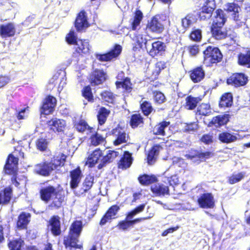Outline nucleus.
Listing matches in <instances>:
<instances>
[{"label": "nucleus", "instance_id": "4468645a", "mask_svg": "<svg viewBox=\"0 0 250 250\" xmlns=\"http://www.w3.org/2000/svg\"><path fill=\"white\" fill-rule=\"evenodd\" d=\"M122 51V47L120 45H116L114 48L109 52L101 55L97 54L96 58L101 61H108L117 57Z\"/></svg>", "mask_w": 250, "mask_h": 250}, {"label": "nucleus", "instance_id": "5fc2aeb1", "mask_svg": "<svg viewBox=\"0 0 250 250\" xmlns=\"http://www.w3.org/2000/svg\"><path fill=\"white\" fill-rule=\"evenodd\" d=\"M141 109L144 115L147 116L153 110L151 104L147 102H144L141 104Z\"/></svg>", "mask_w": 250, "mask_h": 250}, {"label": "nucleus", "instance_id": "72a5a7b5", "mask_svg": "<svg viewBox=\"0 0 250 250\" xmlns=\"http://www.w3.org/2000/svg\"><path fill=\"white\" fill-rule=\"evenodd\" d=\"M12 196V189L10 187L6 188L4 191L0 192V205L9 203Z\"/></svg>", "mask_w": 250, "mask_h": 250}, {"label": "nucleus", "instance_id": "a878e982", "mask_svg": "<svg viewBox=\"0 0 250 250\" xmlns=\"http://www.w3.org/2000/svg\"><path fill=\"white\" fill-rule=\"evenodd\" d=\"M102 157V151L100 149H96L88 157V160L86 162V165L88 167H93L97 163Z\"/></svg>", "mask_w": 250, "mask_h": 250}, {"label": "nucleus", "instance_id": "680f3d73", "mask_svg": "<svg viewBox=\"0 0 250 250\" xmlns=\"http://www.w3.org/2000/svg\"><path fill=\"white\" fill-rule=\"evenodd\" d=\"M101 96L104 100L108 102H112L113 98L112 93L109 91H105L102 93Z\"/></svg>", "mask_w": 250, "mask_h": 250}, {"label": "nucleus", "instance_id": "f704fd0d", "mask_svg": "<svg viewBox=\"0 0 250 250\" xmlns=\"http://www.w3.org/2000/svg\"><path fill=\"white\" fill-rule=\"evenodd\" d=\"M228 121V116L220 115L212 118L211 121L209 122L208 125L211 126L212 125H214L216 127H218L227 124Z\"/></svg>", "mask_w": 250, "mask_h": 250}, {"label": "nucleus", "instance_id": "2f4dec72", "mask_svg": "<svg viewBox=\"0 0 250 250\" xmlns=\"http://www.w3.org/2000/svg\"><path fill=\"white\" fill-rule=\"evenodd\" d=\"M132 162L131 154L128 152H125L124 157L121 159L119 163V167L122 169H126L129 167Z\"/></svg>", "mask_w": 250, "mask_h": 250}, {"label": "nucleus", "instance_id": "dca6fc26", "mask_svg": "<svg viewBox=\"0 0 250 250\" xmlns=\"http://www.w3.org/2000/svg\"><path fill=\"white\" fill-rule=\"evenodd\" d=\"M48 125L55 132H62L65 127L66 123L63 120L55 118L48 122Z\"/></svg>", "mask_w": 250, "mask_h": 250}, {"label": "nucleus", "instance_id": "58836bf2", "mask_svg": "<svg viewBox=\"0 0 250 250\" xmlns=\"http://www.w3.org/2000/svg\"><path fill=\"white\" fill-rule=\"evenodd\" d=\"M220 141L225 143H230L236 140L237 137L228 132H223L219 135Z\"/></svg>", "mask_w": 250, "mask_h": 250}, {"label": "nucleus", "instance_id": "37998d69", "mask_svg": "<svg viewBox=\"0 0 250 250\" xmlns=\"http://www.w3.org/2000/svg\"><path fill=\"white\" fill-rule=\"evenodd\" d=\"M143 18V13L140 10H138L135 14V16L131 22V26L133 30H135L138 26Z\"/></svg>", "mask_w": 250, "mask_h": 250}, {"label": "nucleus", "instance_id": "0eeeda50", "mask_svg": "<svg viewBox=\"0 0 250 250\" xmlns=\"http://www.w3.org/2000/svg\"><path fill=\"white\" fill-rule=\"evenodd\" d=\"M145 208V205L142 204L136 208L134 209L129 212L126 216V219L128 221H123L119 223V228L120 229L125 230L127 229L130 226H131L129 220L133 218V217L137 214L142 212Z\"/></svg>", "mask_w": 250, "mask_h": 250}, {"label": "nucleus", "instance_id": "7ed1b4c3", "mask_svg": "<svg viewBox=\"0 0 250 250\" xmlns=\"http://www.w3.org/2000/svg\"><path fill=\"white\" fill-rule=\"evenodd\" d=\"M82 222L76 221L72 223L69 230L68 237L64 240V244L65 246L71 247L76 249H81L82 246L78 244V237L82 230Z\"/></svg>", "mask_w": 250, "mask_h": 250}, {"label": "nucleus", "instance_id": "2eb2a0df", "mask_svg": "<svg viewBox=\"0 0 250 250\" xmlns=\"http://www.w3.org/2000/svg\"><path fill=\"white\" fill-rule=\"evenodd\" d=\"M56 104V100L55 98L51 96L47 97L42 108V114L48 115L52 113Z\"/></svg>", "mask_w": 250, "mask_h": 250}, {"label": "nucleus", "instance_id": "c756f323", "mask_svg": "<svg viewBox=\"0 0 250 250\" xmlns=\"http://www.w3.org/2000/svg\"><path fill=\"white\" fill-rule=\"evenodd\" d=\"M105 80V74L103 70H96L91 78V83L95 85L101 84Z\"/></svg>", "mask_w": 250, "mask_h": 250}, {"label": "nucleus", "instance_id": "f3484780", "mask_svg": "<svg viewBox=\"0 0 250 250\" xmlns=\"http://www.w3.org/2000/svg\"><path fill=\"white\" fill-rule=\"evenodd\" d=\"M159 16H154L148 23L147 28L153 32L161 33L164 30V25L159 21Z\"/></svg>", "mask_w": 250, "mask_h": 250}, {"label": "nucleus", "instance_id": "c9c22d12", "mask_svg": "<svg viewBox=\"0 0 250 250\" xmlns=\"http://www.w3.org/2000/svg\"><path fill=\"white\" fill-rule=\"evenodd\" d=\"M211 32L213 36L217 40L224 39L227 36V33L222 27L211 26Z\"/></svg>", "mask_w": 250, "mask_h": 250}, {"label": "nucleus", "instance_id": "79ce46f5", "mask_svg": "<svg viewBox=\"0 0 250 250\" xmlns=\"http://www.w3.org/2000/svg\"><path fill=\"white\" fill-rule=\"evenodd\" d=\"M143 124V117L140 114H135L132 115L130 125L132 128H135Z\"/></svg>", "mask_w": 250, "mask_h": 250}, {"label": "nucleus", "instance_id": "ea45409f", "mask_svg": "<svg viewBox=\"0 0 250 250\" xmlns=\"http://www.w3.org/2000/svg\"><path fill=\"white\" fill-rule=\"evenodd\" d=\"M160 149V147L159 146H155L150 150L147 156V161L149 164H152L153 161H155L158 155Z\"/></svg>", "mask_w": 250, "mask_h": 250}, {"label": "nucleus", "instance_id": "603ef678", "mask_svg": "<svg viewBox=\"0 0 250 250\" xmlns=\"http://www.w3.org/2000/svg\"><path fill=\"white\" fill-rule=\"evenodd\" d=\"M91 143L92 145L97 146L104 142V138L99 133H96L90 137Z\"/></svg>", "mask_w": 250, "mask_h": 250}, {"label": "nucleus", "instance_id": "774afa93", "mask_svg": "<svg viewBox=\"0 0 250 250\" xmlns=\"http://www.w3.org/2000/svg\"><path fill=\"white\" fill-rule=\"evenodd\" d=\"M201 141L206 144H209L212 142V136L209 134H206L203 136Z\"/></svg>", "mask_w": 250, "mask_h": 250}, {"label": "nucleus", "instance_id": "de8ad7c7", "mask_svg": "<svg viewBox=\"0 0 250 250\" xmlns=\"http://www.w3.org/2000/svg\"><path fill=\"white\" fill-rule=\"evenodd\" d=\"M75 126L77 130L79 132H83L87 130L90 132H92V130L94 129L92 127H90L84 121H81L75 125Z\"/></svg>", "mask_w": 250, "mask_h": 250}, {"label": "nucleus", "instance_id": "39448f33", "mask_svg": "<svg viewBox=\"0 0 250 250\" xmlns=\"http://www.w3.org/2000/svg\"><path fill=\"white\" fill-rule=\"evenodd\" d=\"M66 40L69 44H75L76 51L79 53L87 54L90 50L89 42L87 40H77L74 31H70L66 37Z\"/></svg>", "mask_w": 250, "mask_h": 250}, {"label": "nucleus", "instance_id": "9d476101", "mask_svg": "<svg viewBox=\"0 0 250 250\" xmlns=\"http://www.w3.org/2000/svg\"><path fill=\"white\" fill-rule=\"evenodd\" d=\"M112 134L115 139L113 142L115 146H118L127 142L128 135L123 128L116 127L112 130Z\"/></svg>", "mask_w": 250, "mask_h": 250}, {"label": "nucleus", "instance_id": "0e129e2a", "mask_svg": "<svg viewBox=\"0 0 250 250\" xmlns=\"http://www.w3.org/2000/svg\"><path fill=\"white\" fill-rule=\"evenodd\" d=\"M10 78L5 75L0 76V88L3 87L9 83Z\"/></svg>", "mask_w": 250, "mask_h": 250}, {"label": "nucleus", "instance_id": "5701e85b", "mask_svg": "<svg viewBox=\"0 0 250 250\" xmlns=\"http://www.w3.org/2000/svg\"><path fill=\"white\" fill-rule=\"evenodd\" d=\"M31 215L29 213L22 212L18 217L17 225L20 229H26L30 221Z\"/></svg>", "mask_w": 250, "mask_h": 250}, {"label": "nucleus", "instance_id": "c85d7f7f", "mask_svg": "<svg viewBox=\"0 0 250 250\" xmlns=\"http://www.w3.org/2000/svg\"><path fill=\"white\" fill-rule=\"evenodd\" d=\"M165 44L160 41H157L152 43L151 48L148 50L150 56H155L159 53L162 52L165 50Z\"/></svg>", "mask_w": 250, "mask_h": 250}, {"label": "nucleus", "instance_id": "09e8293b", "mask_svg": "<svg viewBox=\"0 0 250 250\" xmlns=\"http://www.w3.org/2000/svg\"><path fill=\"white\" fill-rule=\"evenodd\" d=\"M195 21V18L192 15H188L182 20V25L185 29L189 27Z\"/></svg>", "mask_w": 250, "mask_h": 250}, {"label": "nucleus", "instance_id": "473e14b6", "mask_svg": "<svg viewBox=\"0 0 250 250\" xmlns=\"http://www.w3.org/2000/svg\"><path fill=\"white\" fill-rule=\"evenodd\" d=\"M205 76V72L201 67L194 69L190 74V78L194 83L201 81Z\"/></svg>", "mask_w": 250, "mask_h": 250}, {"label": "nucleus", "instance_id": "bf43d9fd", "mask_svg": "<svg viewBox=\"0 0 250 250\" xmlns=\"http://www.w3.org/2000/svg\"><path fill=\"white\" fill-rule=\"evenodd\" d=\"M47 146V143L45 139L43 138H41L38 140L36 142V146L38 149L40 150H45Z\"/></svg>", "mask_w": 250, "mask_h": 250}, {"label": "nucleus", "instance_id": "a19ab883", "mask_svg": "<svg viewBox=\"0 0 250 250\" xmlns=\"http://www.w3.org/2000/svg\"><path fill=\"white\" fill-rule=\"evenodd\" d=\"M23 245L24 241L20 238L13 240L8 243V247L10 250H21Z\"/></svg>", "mask_w": 250, "mask_h": 250}, {"label": "nucleus", "instance_id": "e2e57ef3", "mask_svg": "<svg viewBox=\"0 0 250 250\" xmlns=\"http://www.w3.org/2000/svg\"><path fill=\"white\" fill-rule=\"evenodd\" d=\"M227 9L228 11L234 12H239L240 10V8L236 4L229 3L227 5Z\"/></svg>", "mask_w": 250, "mask_h": 250}, {"label": "nucleus", "instance_id": "052dcab7", "mask_svg": "<svg viewBox=\"0 0 250 250\" xmlns=\"http://www.w3.org/2000/svg\"><path fill=\"white\" fill-rule=\"evenodd\" d=\"M83 95L85 99H87L88 101H91L92 100L93 96L90 87L86 86L84 88Z\"/></svg>", "mask_w": 250, "mask_h": 250}, {"label": "nucleus", "instance_id": "bb28decb", "mask_svg": "<svg viewBox=\"0 0 250 250\" xmlns=\"http://www.w3.org/2000/svg\"><path fill=\"white\" fill-rule=\"evenodd\" d=\"M151 189L154 194L158 196L169 194L168 187L163 184H154L151 186Z\"/></svg>", "mask_w": 250, "mask_h": 250}, {"label": "nucleus", "instance_id": "6ab92c4d", "mask_svg": "<svg viewBox=\"0 0 250 250\" xmlns=\"http://www.w3.org/2000/svg\"><path fill=\"white\" fill-rule=\"evenodd\" d=\"M170 123L169 122L163 121L158 125H156L153 128V134L162 136H169V133L167 132L169 129Z\"/></svg>", "mask_w": 250, "mask_h": 250}, {"label": "nucleus", "instance_id": "cd10ccee", "mask_svg": "<svg viewBox=\"0 0 250 250\" xmlns=\"http://www.w3.org/2000/svg\"><path fill=\"white\" fill-rule=\"evenodd\" d=\"M15 30L12 23L1 25L0 26V34L4 38L12 36L14 35Z\"/></svg>", "mask_w": 250, "mask_h": 250}, {"label": "nucleus", "instance_id": "a18cd8bd", "mask_svg": "<svg viewBox=\"0 0 250 250\" xmlns=\"http://www.w3.org/2000/svg\"><path fill=\"white\" fill-rule=\"evenodd\" d=\"M197 113L202 115H209L211 113L210 105L207 104H202L197 108Z\"/></svg>", "mask_w": 250, "mask_h": 250}, {"label": "nucleus", "instance_id": "4d7b16f0", "mask_svg": "<svg viewBox=\"0 0 250 250\" xmlns=\"http://www.w3.org/2000/svg\"><path fill=\"white\" fill-rule=\"evenodd\" d=\"M155 103L161 104L166 101V97L163 93L159 91H155L153 93Z\"/></svg>", "mask_w": 250, "mask_h": 250}, {"label": "nucleus", "instance_id": "3c124183", "mask_svg": "<svg viewBox=\"0 0 250 250\" xmlns=\"http://www.w3.org/2000/svg\"><path fill=\"white\" fill-rule=\"evenodd\" d=\"M245 173L244 172L233 174L229 178V184H234L240 181L245 177Z\"/></svg>", "mask_w": 250, "mask_h": 250}, {"label": "nucleus", "instance_id": "6e6d98bb", "mask_svg": "<svg viewBox=\"0 0 250 250\" xmlns=\"http://www.w3.org/2000/svg\"><path fill=\"white\" fill-rule=\"evenodd\" d=\"M191 40L199 42L202 38V31L200 29H194L190 35Z\"/></svg>", "mask_w": 250, "mask_h": 250}, {"label": "nucleus", "instance_id": "7c9ffc66", "mask_svg": "<svg viewBox=\"0 0 250 250\" xmlns=\"http://www.w3.org/2000/svg\"><path fill=\"white\" fill-rule=\"evenodd\" d=\"M93 181L94 177L93 176L90 175H87L83 182L82 188L78 194L80 195L83 194L89 190L93 185Z\"/></svg>", "mask_w": 250, "mask_h": 250}, {"label": "nucleus", "instance_id": "a211bd4d", "mask_svg": "<svg viewBox=\"0 0 250 250\" xmlns=\"http://www.w3.org/2000/svg\"><path fill=\"white\" fill-rule=\"evenodd\" d=\"M83 174L80 167L72 170L70 172V187L72 189L76 188L81 182Z\"/></svg>", "mask_w": 250, "mask_h": 250}, {"label": "nucleus", "instance_id": "393cba45", "mask_svg": "<svg viewBox=\"0 0 250 250\" xmlns=\"http://www.w3.org/2000/svg\"><path fill=\"white\" fill-rule=\"evenodd\" d=\"M124 74L122 72L118 75L117 79L120 80L121 81L116 82V86L117 88L122 87L126 91L130 90L131 89V84L130 80L127 78L122 79V78L124 77Z\"/></svg>", "mask_w": 250, "mask_h": 250}, {"label": "nucleus", "instance_id": "412c9836", "mask_svg": "<svg viewBox=\"0 0 250 250\" xmlns=\"http://www.w3.org/2000/svg\"><path fill=\"white\" fill-rule=\"evenodd\" d=\"M49 229L54 235L61 234V223L60 218L58 216H54L49 221Z\"/></svg>", "mask_w": 250, "mask_h": 250}, {"label": "nucleus", "instance_id": "f257e3e1", "mask_svg": "<svg viewBox=\"0 0 250 250\" xmlns=\"http://www.w3.org/2000/svg\"><path fill=\"white\" fill-rule=\"evenodd\" d=\"M40 192L42 200L47 203L52 201L49 205V207L52 208H60L64 201V196L62 194V191L53 186H48L43 187L40 190Z\"/></svg>", "mask_w": 250, "mask_h": 250}, {"label": "nucleus", "instance_id": "69168bd1", "mask_svg": "<svg viewBox=\"0 0 250 250\" xmlns=\"http://www.w3.org/2000/svg\"><path fill=\"white\" fill-rule=\"evenodd\" d=\"M167 180L169 185L172 186H174L179 184V179L176 175H173L170 177H168Z\"/></svg>", "mask_w": 250, "mask_h": 250}, {"label": "nucleus", "instance_id": "423d86ee", "mask_svg": "<svg viewBox=\"0 0 250 250\" xmlns=\"http://www.w3.org/2000/svg\"><path fill=\"white\" fill-rule=\"evenodd\" d=\"M129 36L131 39L137 43L136 46L133 47L134 50L142 48L144 45H145L146 47L148 49L146 46V44L147 41H149V39H148L149 37L146 34L145 32L143 34V33L139 31H131L129 33Z\"/></svg>", "mask_w": 250, "mask_h": 250}, {"label": "nucleus", "instance_id": "6e6552de", "mask_svg": "<svg viewBox=\"0 0 250 250\" xmlns=\"http://www.w3.org/2000/svg\"><path fill=\"white\" fill-rule=\"evenodd\" d=\"M204 0L205 4L202 8V10L199 15L200 18L202 20L209 18L216 7L215 0Z\"/></svg>", "mask_w": 250, "mask_h": 250}, {"label": "nucleus", "instance_id": "338daca9", "mask_svg": "<svg viewBox=\"0 0 250 250\" xmlns=\"http://www.w3.org/2000/svg\"><path fill=\"white\" fill-rule=\"evenodd\" d=\"M173 163L179 167H184L186 165L183 159L179 157H174L173 158Z\"/></svg>", "mask_w": 250, "mask_h": 250}, {"label": "nucleus", "instance_id": "4c0bfd02", "mask_svg": "<svg viewBox=\"0 0 250 250\" xmlns=\"http://www.w3.org/2000/svg\"><path fill=\"white\" fill-rule=\"evenodd\" d=\"M138 180L142 185H148L156 182L157 181V178L154 175L144 174L140 176L138 178Z\"/></svg>", "mask_w": 250, "mask_h": 250}, {"label": "nucleus", "instance_id": "f8f14e48", "mask_svg": "<svg viewBox=\"0 0 250 250\" xmlns=\"http://www.w3.org/2000/svg\"><path fill=\"white\" fill-rule=\"evenodd\" d=\"M18 159L10 154L8 156L4 167V170L6 174H15L18 169Z\"/></svg>", "mask_w": 250, "mask_h": 250}, {"label": "nucleus", "instance_id": "ddd939ff", "mask_svg": "<svg viewBox=\"0 0 250 250\" xmlns=\"http://www.w3.org/2000/svg\"><path fill=\"white\" fill-rule=\"evenodd\" d=\"M213 154L210 152H195L194 153H191L185 155V157L191 160L193 162L199 163L201 161H205L212 157Z\"/></svg>", "mask_w": 250, "mask_h": 250}, {"label": "nucleus", "instance_id": "c03bdc74", "mask_svg": "<svg viewBox=\"0 0 250 250\" xmlns=\"http://www.w3.org/2000/svg\"><path fill=\"white\" fill-rule=\"evenodd\" d=\"M109 113V111L104 107L100 108L98 115V120L99 124L102 125L104 124Z\"/></svg>", "mask_w": 250, "mask_h": 250}, {"label": "nucleus", "instance_id": "f03ea898", "mask_svg": "<svg viewBox=\"0 0 250 250\" xmlns=\"http://www.w3.org/2000/svg\"><path fill=\"white\" fill-rule=\"evenodd\" d=\"M66 156L62 154L54 157L50 162H45L36 165L35 172L43 176H48L58 167L63 165Z\"/></svg>", "mask_w": 250, "mask_h": 250}, {"label": "nucleus", "instance_id": "49530a36", "mask_svg": "<svg viewBox=\"0 0 250 250\" xmlns=\"http://www.w3.org/2000/svg\"><path fill=\"white\" fill-rule=\"evenodd\" d=\"M238 62L241 65L250 67V54L249 53L246 54H241L239 56Z\"/></svg>", "mask_w": 250, "mask_h": 250}, {"label": "nucleus", "instance_id": "864d4df0", "mask_svg": "<svg viewBox=\"0 0 250 250\" xmlns=\"http://www.w3.org/2000/svg\"><path fill=\"white\" fill-rule=\"evenodd\" d=\"M197 98L188 96L186 99V106L189 109L194 108L198 103Z\"/></svg>", "mask_w": 250, "mask_h": 250}, {"label": "nucleus", "instance_id": "4be33fe9", "mask_svg": "<svg viewBox=\"0 0 250 250\" xmlns=\"http://www.w3.org/2000/svg\"><path fill=\"white\" fill-rule=\"evenodd\" d=\"M226 21L224 13L221 9L217 10L214 14L212 26L222 27Z\"/></svg>", "mask_w": 250, "mask_h": 250}, {"label": "nucleus", "instance_id": "9b49d317", "mask_svg": "<svg viewBox=\"0 0 250 250\" xmlns=\"http://www.w3.org/2000/svg\"><path fill=\"white\" fill-rule=\"evenodd\" d=\"M248 81L247 77L243 73H235L227 80V83L235 87L244 85Z\"/></svg>", "mask_w": 250, "mask_h": 250}, {"label": "nucleus", "instance_id": "1a4fd4ad", "mask_svg": "<svg viewBox=\"0 0 250 250\" xmlns=\"http://www.w3.org/2000/svg\"><path fill=\"white\" fill-rule=\"evenodd\" d=\"M198 203L202 208H212L214 206V197L211 193H204L198 198Z\"/></svg>", "mask_w": 250, "mask_h": 250}, {"label": "nucleus", "instance_id": "aec40b11", "mask_svg": "<svg viewBox=\"0 0 250 250\" xmlns=\"http://www.w3.org/2000/svg\"><path fill=\"white\" fill-rule=\"evenodd\" d=\"M89 26L87 21L86 13L84 11L81 12L75 21V27L78 31H81Z\"/></svg>", "mask_w": 250, "mask_h": 250}, {"label": "nucleus", "instance_id": "8fccbe9b", "mask_svg": "<svg viewBox=\"0 0 250 250\" xmlns=\"http://www.w3.org/2000/svg\"><path fill=\"white\" fill-rule=\"evenodd\" d=\"M166 67V64L163 62H159L156 63L155 69L152 71L151 78L152 79H156L159 75L160 71Z\"/></svg>", "mask_w": 250, "mask_h": 250}, {"label": "nucleus", "instance_id": "13d9d810", "mask_svg": "<svg viewBox=\"0 0 250 250\" xmlns=\"http://www.w3.org/2000/svg\"><path fill=\"white\" fill-rule=\"evenodd\" d=\"M108 152L106 155L102 159L104 163L112 161L118 155V153L116 151L108 150Z\"/></svg>", "mask_w": 250, "mask_h": 250}, {"label": "nucleus", "instance_id": "20e7f679", "mask_svg": "<svg viewBox=\"0 0 250 250\" xmlns=\"http://www.w3.org/2000/svg\"><path fill=\"white\" fill-rule=\"evenodd\" d=\"M204 63L207 66H210L221 61L222 55L219 49L216 47L208 46L204 51Z\"/></svg>", "mask_w": 250, "mask_h": 250}, {"label": "nucleus", "instance_id": "e433bc0d", "mask_svg": "<svg viewBox=\"0 0 250 250\" xmlns=\"http://www.w3.org/2000/svg\"><path fill=\"white\" fill-rule=\"evenodd\" d=\"M232 104V96L230 93H226L221 98L219 105L221 107H229Z\"/></svg>", "mask_w": 250, "mask_h": 250}, {"label": "nucleus", "instance_id": "b1692460", "mask_svg": "<svg viewBox=\"0 0 250 250\" xmlns=\"http://www.w3.org/2000/svg\"><path fill=\"white\" fill-rule=\"evenodd\" d=\"M119 209L120 208L117 205H114L111 207L104 216L101 219L100 225H104L109 220L113 218Z\"/></svg>", "mask_w": 250, "mask_h": 250}]
</instances>
